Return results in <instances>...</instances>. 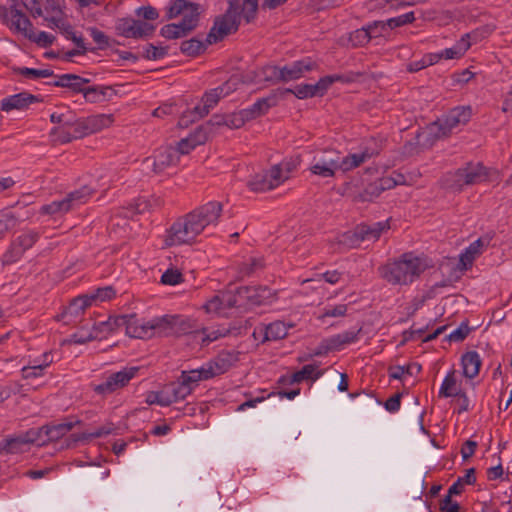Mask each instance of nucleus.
I'll return each mask as SVG.
<instances>
[{
	"label": "nucleus",
	"mask_w": 512,
	"mask_h": 512,
	"mask_svg": "<svg viewBox=\"0 0 512 512\" xmlns=\"http://www.w3.org/2000/svg\"><path fill=\"white\" fill-rule=\"evenodd\" d=\"M470 328L468 324L462 323L457 329H455L452 333H450L447 338L449 341L453 342H461L463 341L469 334Z\"/></svg>",
	"instance_id": "774afa93"
},
{
	"label": "nucleus",
	"mask_w": 512,
	"mask_h": 512,
	"mask_svg": "<svg viewBox=\"0 0 512 512\" xmlns=\"http://www.w3.org/2000/svg\"><path fill=\"white\" fill-rule=\"evenodd\" d=\"M462 390L458 387L455 378V372L452 371L446 375L439 390V397H453L460 394Z\"/></svg>",
	"instance_id": "473e14b6"
},
{
	"label": "nucleus",
	"mask_w": 512,
	"mask_h": 512,
	"mask_svg": "<svg viewBox=\"0 0 512 512\" xmlns=\"http://www.w3.org/2000/svg\"><path fill=\"white\" fill-rule=\"evenodd\" d=\"M318 365L317 364H308L302 367L301 370L296 371L291 376V383H300L304 380H312L315 381L318 379L322 372L318 371Z\"/></svg>",
	"instance_id": "2f4dec72"
},
{
	"label": "nucleus",
	"mask_w": 512,
	"mask_h": 512,
	"mask_svg": "<svg viewBox=\"0 0 512 512\" xmlns=\"http://www.w3.org/2000/svg\"><path fill=\"white\" fill-rule=\"evenodd\" d=\"M222 211L223 205L218 201L194 209L171 225L164 239L165 245L170 247L193 243L206 227L218 223Z\"/></svg>",
	"instance_id": "f257e3e1"
},
{
	"label": "nucleus",
	"mask_w": 512,
	"mask_h": 512,
	"mask_svg": "<svg viewBox=\"0 0 512 512\" xmlns=\"http://www.w3.org/2000/svg\"><path fill=\"white\" fill-rule=\"evenodd\" d=\"M289 327H293V325H286L283 321H275L268 325L260 324L255 328L253 336L256 338L258 334L262 335V342L276 341L287 336Z\"/></svg>",
	"instance_id": "dca6fc26"
},
{
	"label": "nucleus",
	"mask_w": 512,
	"mask_h": 512,
	"mask_svg": "<svg viewBox=\"0 0 512 512\" xmlns=\"http://www.w3.org/2000/svg\"><path fill=\"white\" fill-rule=\"evenodd\" d=\"M93 190L88 186H83L78 190L70 192L59 201H53L50 204L43 205L40 213L44 215L65 214L78 205L85 203L92 195Z\"/></svg>",
	"instance_id": "1a4fd4ad"
},
{
	"label": "nucleus",
	"mask_w": 512,
	"mask_h": 512,
	"mask_svg": "<svg viewBox=\"0 0 512 512\" xmlns=\"http://www.w3.org/2000/svg\"><path fill=\"white\" fill-rule=\"evenodd\" d=\"M146 402L149 405L157 404L160 406H169V400L165 398L163 390L151 391L147 394Z\"/></svg>",
	"instance_id": "0e129e2a"
},
{
	"label": "nucleus",
	"mask_w": 512,
	"mask_h": 512,
	"mask_svg": "<svg viewBox=\"0 0 512 512\" xmlns=\"http://www.w3.org/2000/svg\"><path fill=\"white\" fill-rule=\"evenodd\" d=\"M385 23L386 21H373L366 25L371 36V40L373 38L384 36L385 32L388 30V26L385 25Z\"/></svg>",
	"instance_id": "680f3d73"
},
{
	"label": "nucleus",
	"mask_w": 512,
	"mask_h": 512,
	"mask_svg": "<svg viewBox=\"0 0 512 512\" xmlns=\"http://www.w3.org/2000/svg\"><path fill=\"white\" fill-rule=\"evenodd\" d=\"M341 244L346 245L347 247L353 248L358 247L363 239L357 233V227L353 231L345 232L339 241Z\"/></svg>",
	"instance_id": "6e6d98bb"
},
{
	"label": "nucleus",
	"mask_w": 512,
	"mask_h": 512,
	"mask_svg": "<svg viewBox=\"0 0 512 512\" xmlns=\"http://www.w3.org/2000/svg\"><path fill=\"white\" fill-rule=\"evenodd\" d=\"M85 120L86 129L90 134H93L109 127L113 123L114 118L112 114H98L89 116Z\"/></svg>",
	"instance_id": "c85d7f7f"
},
{
	"label": "nucleus",
	"mask_w": 512,
	"mask_h": 512,
	"mask_svg": "<svg viewBox=\"0 0 512 512\" xmlns=\"http://www.w3.org/2000/svg\"><path fill=\"white\" fill-rule=\"evenodd\" d=\"M24 255V251L16 244L14 240L11 241L5 253L2 255L1 261L3 265H11L19 261Z\"/></svg>",
	"instance_id": "a19ab883"
},
{
	"label": "nucleus",
	"mask_w": 512,
	"mask_h": 512,
	"mask_svg": "<svg viewBox=\"0 0 512 512\" xmlns=\"http://www.w3.org/2000/svg\"><path fill=\"white\" fill-rule=\"evenodd\" d=\"M340 153L335 150H326L313 157L310 171L323 178L334 177L339 169Z\"/></svg>",
	"instance_id": "9d476101"
},
{
	"label": "nucleus",
	"mask_w": 512,
	"mask_h": 512,
	"mask_svg": "<svg viewBox=\"0 0 512 512\" xmlns=\"http://www.w3.org/2000/svg\"><path fill=\"white\" fill-rule=\"evenodd\" d=\"M40 238V234L34 230L23 231L15 239L16 244L24 251L29 250Z\"/></svg>",
	"instance_id": "4c0bfd02"
},
{
	"label": "nucleus",
	"mask_w": 512,
	"mask_h": 512,
	"mask_svg": "<svg viewBox=\"0 0 512 512\" xmlns=\"http://www.w3.org/2000/svg\"><path fill=\"white\" fill-rule=\"evenodd\" d=\"M357 233L363 241H376L379 239L382 232L390 228L389 220L384 222H376L372 225L360 224L357 225Z\"/></svg>",
	"instance_id": "6ab92c4d"
},
{
	"label": "nucleus",
	"mask_w": 512,
	"mask_h": 512,
	"mask_svg": "<svg viewBox=\"0 0 512 512\" xmlns=\"http://www.w3.org/2000/svg\"><path fill=\"white\" fill-rule=\"evenodd\" d=\"M211 132L206 125H201L190 134L188 137L196 146L204 144L208 140V135Z\"/></svg>",
	"instance_id": "4d7b16f0"
},
{
	"label": "nucleus",
	"mask_w": 512,
	"mask_h": 512,
	"mask_svg": "<svg viewBox=\"0 0 512 512\" xmlns=\"http://www.w3.org/2000/svg\"><path fill=\"white\" fill-rule=\"evenodd\" d=\"M425 270L422 260L412 253L403 254L398 260L381 268L382 277L393 285H407Z\"/></svg>",
	"instance_id": "7ed1b4c3"
},
{
	"label": "nucleus",
	"mask_w": 512,
	"mask_h": 512,
	"mask_svg": "<svg viewBox=\"0 0 512 512\" xmlns=\"http://www.w3.org/2000/svg\"><path fill=\"white\" fill-rule=\"evenodd\" d=\"M178 317L164 316L150 321L139 319L136 315H120L118 322L124 324L126 334L132 338L146 339L158 335H168L176 325Z\"/></svg>",
	"instance_id": "f03ea898"
},
{
	"label": "nucleus",
	"mask_w": 512,
	"mask_h": 512,
	"mask_svg": "<svg viewBox=\"0 0 512 512\" xmlns=\"http://www.w3.org/2000/svg\"><path fill=\"white\" fill-rule=\"evenodd\" d=\"M248 187L254 192H266L273 189V184L270 182L267 172L256 174L249 182Z\"/></svg>",
	"instance_id": "e433bc0d"
},
{
	"label": "nucleus",
	"mask_w": 512,
	"mask_h": 512,
	"mask_svg": "<svg viewBox=\"0 0 512 512\" xmlns=\"http://www.w3.org/2000/svg\"><path fill=\"white\" fill-rule=\"evenodd\" d=\"M349 41L354 47H362L368 44L371 41V36L367 26L353 31L350 34Z\"/></svg>",
	"instance_id": "49530a36"
},
{
	"label": "nucleus",
	"mask_w": 512,
	"mask_h": 512,
	"mask_svg": "<svg viewBox=\"0 0 512 512\" xmlns=\"http://www.w3.org/2000/svg\"><path fill=\"white\" fill-rule=\"evenodd\" d=\"M10 1V15H11V29L17 32L26 33L32 27L31 21L28 17L17 8V0Z\"/></svg>",
	"instance_id": "412c9836"
},
{
	"label": "nucleus",
	"mask_w": 512,
	"mask_h": 512,
	"mask_svg": "<svg viewBox=\"0 0 512 512\" xmlns=\"http://www.w3.org/2000/svg\"><path fill=\"white\" fill-rule=\"evenodd\" d=\"M89 32L94 42L98 44L99 49H105L110 46V39L104 32L95 27L89 28Z\"/></svg>",
	"instance_id": "052dcab7"
},
{
	"label": "nucleus",
	"mask_w": 512,
	"mask_h": 512,
	"mask_svg": "<svg viewBox=\"0 0 512 512\" xmlns=\"http://www.w3.org/2000/svg\"><path fill=\"white\" fill-rule=\"evenodd\" d=\"M185 386L194 389L199 381L211 379L206 365L190 371H182L179 378Z\"/></svg>",
	"instance_id": "393cba45"
},
{
	"label": "nucleus",
	"mask_w": 512,
	"mask_h": 512,
	"mask_svg": "<svg viewBox=\"0 0 512 512\" xmlns=\"http://www.w3.org/2000/svg\"><path fill=\"white\" fill-rule=\"evenodd\" d=\"M93 302V297H89L88 295H81L74 298L69 306L67 307L65 314L71 316H78L84 310L91 305Z\"/></svg>",
	"instance_id": "f704fd0d"
},
{
	"label": "nucleus",
	"mask_w": 512,
	"mask_h": 512,
	"mask_svg": "<svg viewBox=\"0 0 512 512\" xmlns=\"http://www.w3.org/2000/svg\"><path fill=\"white\" fill-rule=\"evenodd\" d=\"M57 80L52 82L51 84L56 87H63L72 90L74 93H82L84 88H81L78 85V81H74L72 78H76V74H63L57 76Z\"/></svg>",
	"instance_id": "79ce46f5"
},
{
	"label": "nucleus",
	"mask_w": 512,
	"mask_h": 512,
	"mask_svg": "<svg viewBox=\"0 0 512 512\" xmlns=\"http://www.w3.org/2000/svg\"><path fill=\"white\" fill-rule=\"evenodd\" d=\"M237 294L244 301V304L254 306L266 304L274 295L272 290L266 286L239 287L237 288Z\"/></svg>",
	"instance_id": "4468645a"
},
{
	"label": "nucleus",
	"mask_w": 512,
	"mask_h": 512,
	"mask_svg": "<svg viewBox=\"0 0 512 512\" xmlns=\"http://www.w3.org/2000/svg\"><path fill=\"white\" fill-rule=\"evenodd\" d=\"M477 33L474 32L472 34L467 33L451 48H447L441 52L442 58L445 59H457L460 58L464 53L470 48L471 42L469 39L471 37L476 38Z\"/></svg>",
	"instance_id": "b1692460"
},
{
	"label": "nucleus",
	"mask_w": 512,
	"mask_h": 512,
	"mask_svg": "<svg viewBox=\"0 0 512 512\" xmlns=\"http://www.w3.org/2000/svg\"><path fill=\"white\" fill-rule=\"evenodd\" d=\"M22 440V435L16 438L7 439L5 440L3 449L6 450L8 453H18L22 450L23 445H27L26 442H23Z\"/></svg>",
	"instance_id": "69168bd1"
},
{
	"label": "nucleus",
	"mask_w": 512,
	"mask_h": 512,
	"mask_svg": "<svg viewBox=\"0 0 512 512\" xmlns=\"http://www.w3.org/2000/svg\"><path fill=\"white\" fill-rule=\"evenodd\" d=\"M488 177L486 168L481 163H467L464 167L449 173L444 178L448 189L461 191L465 185H475L485 181Z\"/></svg>",
	"instance_id": "0eeeda50"
},
{
	"label": "nucleus",
	"mask_w": 512,
	"mask_h": 512,
	"mask_svg": "<svg viewBox=\"0 0 512 512\" xmlns=\"http://www.w3.org/2000/svg\"><path fill=\"white\" fill-rule=\"evenodd\" d=\"M112 430H113L112 424H108V425H104V426L94 430L93 432L73 434V435H71V437L73 438V440L75 442L87 441V440H91L94 438H99V437L108 435L112 432Z\"/></svg>",
	"instance_id": "c03bdc74"
},
{
	"label": "nucleus",
	"mask_w": 512,
	"mask_h": 512,
	"mask_svg": "<svg viewBox=\"0 0 512 512\" xmlns=\"http://www.w3.org/2000/svg\"><path fill=\"white\" fill-rule=\"evenodd\" d=\"M372 155L373 154L369 153L368 150H365L361 153H353L345 157L340 156L339 169L343 172L350 171L354 168L359 167L366 160L370 159Z\"/></svg>",
	"instance_id": "bb28decb"
},
{
	"label": "nucleus",
	"mask_w": 512,
	"mask_h": 512,
	"mask_svg": "<svg viewBox=\"0 0 512 512\" xmlns=\"http://www.w3.org/2000/svg\"><path fill=\"white\" fill-rule=\"evenodd\" d=\"M138 367L124 368L121 371L111 374L107 379L94 387L97 394L106 395L125 387L138 373Z\"/></svg>",
	"instance_id": "f8f14e48"
},
{
	"label": "nucleus",
	"mask_w": 512,
	"mask_h": 512,
	"mask_svg": "<svg viewBox=\"0 0 512 512\" xmlns=\"http://www.w3.org/2000/svg\"><path fill=\"white\" fill-rule=\"evenodd\" d=\"M208 43L198 37L185 40L180 45V50L183 54L195 57L205 51Z\"/></svg>",
	"instance_id": "7c9ffc66"
},
{
	"label": "nucleus",
	"mask_w": 512,
	"mask_h": 512,
	"mask_svg": "<svg viewBox=\"0 0 512 512\" xmlns=\"http://www.w3.org/2000/svg\"><path fill=\"white\" fill-rule=\"evenodd\" d=\"M471 115L472 110L469 106H459L451 109L442 119H438L428 126L429 140L436 141L447 137L453 128L460 124H466Z\"/></svg>",
	"instance_id": "423d86ee"
},
{
	"label": "nucleus",
	"mask_w": 512,
	"mask_h": 512,
	"mask_svg": "<svg viewBox=\"0 0 512 512\" xmlns=\"http://www.w3.org/2000/svg\"><path fill=\"white\" fill-rule=\"evenodd\" d=\"M232 90L233 85L231 81H228L223 85L206 92L202 97L203 105H197L193 110L184 112L179 120V125L187 127L189 123L195 122L208 115L210 110L217 105L219 100L228 95Z\"/></svg>",
	"instance_id": "6e6552de"
},
{
	"label": "nucleus",
	"mask_w": 512,
	"mask_h": 512,
	"mask_svg": "<svg viewBox=\"0 0 512 512\" xmlns=\"http://www.w3.org/2000/svg\"><path fill=\"white\" fill-rule=\"evenodd\" d=\"M183 282V275L177 269H168L161 276V283L165 285H177Z\"/></svg>",
	"instance_id": "5fc2aeb1"
},
{
	"label": "nucleus",
	"mask_w": 512,
	"mask_h": 512,
	"mask_svg": "<svg viewBox=\"0 0 512 512\" xmlns=\"http://www.w3.org/2000/svg\"><path fill=\"white\" fill-rule=\"evenodd\" d=\"M152 207V203L150 200L139 197L135 199V201L130 204L127 208H125L124 216L125 217H133L136 214H142L146 211H149Z\"/></svg>",
	"instance_id": "58836bf2"
},
{
	"label": "nucleus",
	"mask_w": 512,
	"mask_h": 512,
	"mask_svg": "<svg viewBox=\"0 0 512 512\" xmlns=\"http://www.w3.org/2000/svg\"><path fill=\"white\" fill-rule=\"evenodd\" d=\"M264 268V261L262 258H252L249 263H242L239 267V274L241 277L251 276L258 270Z\"/></svg>",
	"instance_id": "09e8293b"
},
{
	"label": "nucleus",
	"mask_w": 512,
	"mask_h": 512,
	"mask_svg": "<svg viewBox=\"0 0 512 512\" xmlns=\"http://www.w3.org/2000/svg\"><path fill=\"white\" fill-rule=\"evenodd\" d=\"M15 73L31 79L46 78L54 76L52 70L34 69L28 67H17L13 69Z\"/></svg>",
	"instance_id": "37998d69"
},
{
	"label": "nucleus",
	"mask_w": 512,
	"mask_h": 512,
	"mask_svg": "<svg viewBox=\"0 0 512 512\" xmlns=\"http://www.w3.org/2000/svg\"><path fill=\"white\" fill-rule=\"evenodd\" d=\"M119 318L120 316L109 317L108 320L99 322L97 325H94L92 332L95 334H97L98 331L110 333L120 327H124V324H120V322H118Z\"/></svg>",
	"instance_id": "3c124183"
},
{
	"label": "nucleus",
	"mask_w": 512,
	"mask_h": 512,
	"mask_svg": "<svg viewBox=\"0 0 512 512\" xmlns=\"http://www.w3.org/2000/svg\"><path fill=\"white\" fill-rule=\"evenodd\" d=\"M415 21V15L413 11L405 13L403 15L390 18L386 21L385 25L388 26V29H395L397 27L404 26L406 24L413 23Z\"/></svg>",
	"instance_id": "603ef678"
},
{
	"label": "nucleus",
	"mask_w": 512,
	"mask_h": 512,
	"mask_svg": "<svg viewBox=\"0 0 512 512\" xmlns=\"http://www.w3.org/2000/svg\"><path fill=\"white\" fill-rule=\"evenodd\" d=\"M278 103L277 95L271 94L268 97L257 100L251 107L244 109L249 121L265 114L270 108Z\"/></svg>",
	"instance_id": "aec40b11"
},
{
	"label": "nucleus",
	"mask_w": 512,
	"mask_h": 512,
	"mask_svg": "<svg viewBox=\"0 0 512 512\" xmlns=\"http://www.w3.org/2000/svg\"><path fill=\"white\" fill-rule=\"evenodd\" d=\"M80 421L79 420H76V421H66V422H62V423H56V424H51V425H45V429H46V439H48V441H57L59 440L60 438H62L64 435H66L70 430H72V428L76 425V424H79Z\"/></svg>",
	"instance_id": "cd10ccee"
},
{
	"label": "nucleus",
	"mask_w": 512,
	"mask_h": 512,
	"mask_svg": "<svg viewBox=\"0 0 512 512\" xmlns=\"http://www.w3.org/2000/svg\"><path fill=\"white\" fill-rule=\"evenodd\" d=\"M46 432L47 431L45 429V425L40 428L30 429L22 435V441L26 442V444H36L38 446H43L49 442L48 439H46Z\"/></svg>",
	"instance_id": "c9c22d12"
},
{
	"label": "nucleus",
	"mask_w": 512,
	"mask_h": 512,
	"mask_svg": "<svg viewBox=\"0 0 512 512\" xmlns=\"http://www.w3.org/2000/svg\"><path fill=\"white\" fill-rule=\"evenodd\" d=\"M313 66L314 63L310 59H304L280 67V80L281 82H289L299 79L304 72L312 70Z\"/></svg>",
	"instance_id": "f3484780"
},
{
	"label": "nucleus",
	"mask_w": 512,
	"mask_h": 512,
	"mask_svg": "<svg viewBox=\"0 0 512 512\" xmlns=\"http://www.w3.org/2000/svg\"><path fill=\"white\" fill-rule=\"evenodd\" d=\"M463 374L469 379L475 378L479 374L481 359L476 351H468L461 358Z\"/></svg>",
	"instance_id": "4be33fe9"
},
{
	"label": "nucleus",
	"mask_w": 512,
	"mask_h": 512,
	"mask_svg": "<svg viewBox=\"0 0 512 512\" xmlns=\"http://www.w3.org/2000/svg\"><path fill=\"white\" fill-rule=\"evenodd\" d=\"M283 93H292L299 99H306L318 96L316 89H314V84H300L297 85L294 89H285Z\"/></svg>",
	"instance_id": "a18cd8bd"
},
{
	"label": "nucleus",
	"mask_w": 512,
	"mask_h": 512,
	"mask_svg": "<svg viewBox=\"0 0 512 512\" xmlns=\"http://www.w3.org/2000/svg\"><path fill=\"white\" fill-rule=\"evenodd\" d=\"M381 190L376 181L369 183L361 192L352 196L354 202H371L381 195Z\"/></svg>",
	"instance_id": "72a5a7b5"
},
{
	"label": "nucleus",
	"mask_w": 512,
	"mask_h": 512,
	"mask_svg": "<svg viewBox=\"0 0 512 512\" xmlns=\"http://www.w3.org/2000/svg\"><path fill=\"white\" fill-rule=\"evenodd\" d=\"M280 67L274 65H267L261 68L259 76L269 82H281L280 80Z\"/></svg>",
	"instance_id": "864d4df0"
},
{
	"label": "nucleus",
	"mask_w": 512,
	"mask_h": 512,
	"mask_svg": "<svg viewBox=\"0 0 512 512\" xmlns=\"http://www.w3.org/2000/svg\"><path fill=\"white\" fill-rule=\"evenodd\" d=\"M179 155L175 148L171 146L159 148L153 157H148L144 163H151L155 173H161L165 168L178 162Z\"/></svg>",
	"instance_id": "2eb2a0df"
},
{
	"label": "nucleus",
	"mask_w": 512,
	"mask_h": 512,
	"mask_svg": "<svg viewBox=\"0 0 512 512\" xmlns=\"http://www.w3.org/2000/svg\"><path fill=\"white\" fill-rule=\"evenodd\" d=\"M167 54L166 47H157L153 44H148L145 48L143 57L148 60H157L164 57Z\"/></svg>",
	"instance_id": "bf43d9fd"
},
{
	"label": "nucleus",
	"mask_w": 512,
	"mask_h": 512,
	"mask_svg": "<svg viewBox=\"0 0 512 512\" xmlns=\"http://www.w3.org/2000/svg\"><path fill=\"white\" fill-rule=\"evenodd\" d=\"M18 224V219L11 212H3L0 214V239H2L7 232L14 229Z\"/></svg>",
	"instance_id": "de8ad7c7"
},
{
	"label": "nucleus",
	"mask_w": 512,
	"mask_h": 512,
	"mask_svg": "<svg viewBox=\"0 0 512 512\" xmlns=\"http://www.w3.org/2000/svg\"><path fill=\"white\" fill-rule=\"evenodd\" d=\"M483 247V242L481 239H478L471 243L466 250L460 255L459 260V268L461 271L467 270L472 266L476 256L481 253V249Z\"/></svg>",
	"instance_id": "a878e982"
},
{
	"label": "nucleus",
	"mask_w": 512,
	"mask_h": 512,
	"mask_svg": "<svg viewBox=\"0 0 512 512\" xmlns=\"http://www.w3.org/2000/svg\"><path fill=\"white\" fill-rule=\"evenodd\" d=\"M182 15V20L175 23L179 38L186 37L198 26L200 12L199 4L187 0H172L166 10V20Z\"/></svg>",
	"instance_id": "20e7f679"
},
{
	"label": "nucleus",
	"mask_w": 512,
	"mask_h": 512,
	"mask_svg": "<svg viewBox=\"0 0 512 512\" xmlns=\"http://www.w3.org/2000/svg\"><path fill=\"white\" fill-rule=\"evenodd\" d=\"M115 29L120 36L140 39L151 36L155 26L141 20L122 18L117 21Z\"/></svg>",
	"instance_id": "9b49d317"
},
{
	"label": "nucleus",
	"mask_w": 512,
	"mask_h": 512,
	"mask_svg": "<svg viewBox=\"0 0 512 512\" xmlns=\"http://www.w3.org/2000/svg\"><path fill=\"white\" fill-rule=\"evenodd\" d=\"M224 308H233L244 305V301L238 296L237 291L235 294L226 292L221 295Z\"/></svg>",
	"instance_id": "338daca9"
},
{
	"label": "nucleus",
	"mask_w": 512,
	"mask_h": 512,
	"mask_svg": "<svg viewBox=\"0 0 512 512\" xmlns=\"http://www.w3.org/2000/svg\"><path fill=\"white\" fill-rule=\"evenodd\" d=\"M238 351H221L205 365L211 378L226 373L239 360Z\"/></svg>",
	"instance_id": "ddd939ff"
},
{
	"label": "nucleus",
	"mask_w": 512,
	"mask_h": 512,
	"mask_svg": "<svg viewBox=\"0 0 512 512\" xmlns=\"http://www.w3.org/2000/svg\"><path fill=\"white\" fill-rule=\"evenodd\" d=\"M229 7L224 15L215 19L212 28L206 37L208 44H214L221 41L225 36L238 30L243 7H240L239 0H229Z\"/></svg>",
	"instance_id": "39448f33"
},
{
	"label": "nucleus",
	"mask_w": 512,
	"mask_h": 512,
	"mask_svg": "<svg viewBox=\"0 0 512 512\" xmlns=\"http://www.w3.org/2000/svg\"><path fill=\"white\" fill-rule=\"evenodd\" d=\"M69 129L70 128L63 126H57L52 128L50 135L55 136L56 140L60 141L61 143H68L75 139L73 133Z\"/></svg>",
	"instance_id": "13d9d810"
},
{
	"label": "nucleus",
	"mask_w": 512,
	"mask_h": 512,
	"mask_svg": "<svg viewBox=\"0 0 512 512\" xmlns=\"http://www.w3.org/2000/svg\"><path fill=\"white\" fill-rule=\"evenodd\" d=\"M258 1L259 0H244L243 13L246 22L249 23L255 18L259 7Z\"/></svg>",
	"instance_id": "e2e57ef3"
},
{
	"label": "nucleus",
	"mask_w": 512,
	"mask_h": 512,
	"mask_svg": "<svg viewBox=\"0 0 512 512\" xmlns=\"http://www.w3.org/2000/svg\"><path fill=\"white\" fill-rule=\"evenodd\" d=\"M249 121L244 109L239 112L226 114V127L230 129H238Z\"/></svg>",
	"instance_id": "8fccbe9b"
},
{
	"label": "nucleus",
	"mask_w": 512,
	"mask_h": 512,
	"mask_svg": "<svg viewBox=\"0 0 512 512\" xmlns=\"http://www.w3.org/2000/svg\"><path fill=\"white\" fill-rule=\"evenodd\" d=\"M162 390L165 398L169 400V405L174 402L184 400L192 393V388L185 386L180 379L177 383L173 382L166 385Z\"/></svg>",
	"instance_id": "5701e85b"
},
{
	"label": "nucleus",
	"mask_w": 512,
	"mask_h": 512,
	"mask_svg": "<svg viewBox=\"0 0 512 512\" xmlns=\"http://www.w3.org/2000/svg\"><path fill=\"white\" fill-rule=\"evenodd\" d=\"M266 172H267L270 182L273 184V189H274L289 178L290 169L287 168L286 171L284 172L282 166L279 164H276V165H273Z\"/></svg>",
	"instance_id": "ea45409f"
},
{
	"label": "nucleus",
	"mask_w": 512,
	"mask_h": 512,
	"mask_svg": "<svg viewBox=\"0 0 512 512\" xmlns=\"http://www.w3.org/2000/svg\"><path fill=\"white\" fill-rule=\"evenodd\" d=\"M39 101L38 98L32 94L22 92L7 98L1 102V110L9 112L13 109L22 110L27 108L30 104Z\"/></svg>",
	"instance_id": "a211bd4d"
},
{
	"label": "nucleus",
	"mask_w": 512,
	"mask_h": 512,
	"mask_svg": "<svg viewBox=\"0 0 512 512\" xmlns=\"http://www.w3.org/2000/svg\"><path fill=\"white\" fill-rule=\"evenodd\" d=\"M362 328H359L356 331H344L337 335L330 337V343H332V348L335 350H341L344 346L348 344L355 343L359 339V334L361 333Z\"/></svg>",
	"instance_id": "c756f323"
}]
</instances>
